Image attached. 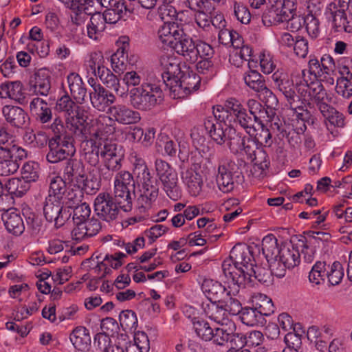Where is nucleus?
Wrapping results in <instances>:
<instances>
[{
	"label": "nucleus",
	"mask_w": 352,
	"mask_h": 352,
	"mask_svg": "<svg viewBox=\"0 0 352 352\" xmlns=\"http://www.w3.org/2000/svg\"><path fill=\"white\" fill-rule=\"evenodd\" d=\"M133 164V175L129 171L122 170L116 175L114 179V195L119 199L122 210L127 212L132 208L131 190L135 186L133 177L136 183L142 187L139 201L142 207L148 208L155 201L159 194L158 182L151 173L145 160L136 152L131 154Z\"/></svg>",
	"instance_id": "obj_1"
},
{
	"label": "nucleus",
	"mask_w": 352,
	"mask_h": 352,
	"mask_svg": "<svg viewBox=\"0 0 352 352\" xmlns=\"http://www.w3.org/2000/svg\"><path fill=\"white\" fill-rule=\"evenodd\" d=\"M109 121V118L99 116L89 122L87 129L78 138L82 141L84 146H95L96 153L100 155L104 166L113 172L121 168L122 154L118 144L108 140L115 132L114 128L108 124Z\"/></svg>",
	"instance_id": "obj_2"
},
{
	"label": "nucleus",
	"mask_w": 352,
	"mask_h": 352,
	"mask_svg": "<svg viewBox=\"0 0 352 352\" xmlns=\"http://www.w3.org/2000/svg\"><path fill=\"white\" fill-rule=\"evenodd\" d=\"M204 125L207 133L217 144L222 145L226 142L232 153L236 154L243 151L248 154L252 153L250 145L253 144V141L237 133L233 127L214 123L211 118L206 119Z\"/></svg>",
	"instance_id": "obj_3"
},
{
	"label": "nucleus",
	"mask_w": 352,
	"mask_h": 352,
	"mask_svg": "<svg viewBox=\"0 0 352 352\" xmlns=\"http://www.w3.org/2000/svg\"><path fill=\"white\" fill-rule=\"evenodd\" d=\"M212 113L217 120L214 123L230 126L233 124H238L248 134H252L254 131L252 129V117L248 115L246 109L235 98H228L223 105L214 106Z\"/></svg>",
	"instance_id": "obj_4"
},
{
	"label": "nucleus",
	"mask_w": 352,
	"mask_h": 352,
	"mask_svg": "<svg viewBox=\"0 0 352 352\" xmlns=\"http://www.w3.org/2000/svg\"><path fill=\"white\" fill-rule=\"evenodd\" d=\"M201 289L211 302H223L231 312L239 314L241 310V303L238 299L239 286L234 285H223L221 283L205 279Z\"/></svg>",
	"instance_id": "obj_5"
},
{
	"label": "nucleus",
	"mask_w": 352,
	"mask_h": 352,
	"mask_svg": "<svg viewBox=\"0 0 352 352\" xmlns=\"http://www.w3.org/2000/svg\"><path fill=\"white\" fill-rule=\"evenodd\" d=\"M56 109L65 113L66 128L77 138L82 135L89 122H86L87 117L84 110L78 106L67 94L58 99Z\"/></svg>",
	"instance_id": "obj_6"
},
{
	"label": "nucleus",
	"mask_w": 352,
	"mask_h": 352,
	"mask_svg": "<svg viewBox=\"0 0 352 352\" xmlns=\"http://www.w3.org/2000/svg\"><path fill=\"white\" fill-rule=\"evenodd\" d=\"M129 96L131 104L134 108L147 110L162 100L163 93L159 85L144 83L139 87L131 89Z\"/></svg>",
	"instance_id": "obj_7"
},
{
	"label": "nucleus",
	"mask_w": 352,
	"mask_h": 352,
	"mask_svg": "<svg viewBox=\"0 0 352 352\" xmlns=\"http://www.w3.org/2000/svg\"><path fill=\"white\" fill-rule=\"evenodd\" d=\"M155 170L166 195L173 201L179 199L182 192L175 169L166 161L157 159L155 161Z\"/></svg>",
	"instance_id": "obj_8"
},
{
	"label": "nucleus",
	"mask_w": 352,
	"mask_h": 352,
	"mask_svg": "<svg viewBox=\"0 0 352 352\" xmlns=\"http://www.w3.org/2000/svg\"><path fill=\"white\" fill-rule=\"evenodd\" d=\"M308 73L310 79L324 82L329 86L333 85L336 75L334 59L328 54H324L320 59L310 57Z\"/></svg>",
	"instance_id": "obj_9"
},
{
	"label": "nucleus",
	"mask_w": 352,
	"mask_h": 352,
	"mask_svg": "<svg viewBox=\"0 0 352 352\" xmlns=\"http://www.w3.org/2000/svg\"><path fill=\"white\" fill-rule=\"evenodd\" d=\"M304 76V83L298 87V92L300 98L305 102H314L320 110L323 106L327 105L331 100V97L324 89L322 82L306 79L305 71H302Z\"/></svg>",
	"instance_id": "obj_10"
},
{
	"label": "nucleus",
	"mask_w": 352,
	"mask_h": 352,
	"mask_svg": "<svg viewBox=\"0 0 352 352\" xmlns=\"http://www.w3.org/2000/svg\"><path fill=\"white\" fill-rule=\"evenodd\" d=\"M296 0H276L263 13L262 21L265 26L277 25L286 22L296 11Z\"/></svg>",
	"instance_id": "obj_11"
},
{
	"label": "nucleus",
	"mask_w": 352,
	"mask_h": 352,
	"mask_svg": "<svg viewBox=\"0 0 352 352\" xmlns=\"http://www.w3.org/2000/svg\"><path fill=\"white\" fill-rule=\"evenodd\" d=\"M179 76L178 80L168 88L173 98H184L199 89L201 77L190 70L189 67L184 65V70Z\"/></svg>",
	"instance_id": "obj_12"
},
{
	"label": "nucleus",
	"mask_w": 352,
	"mask_h": 352,
	"mask_svg": "<svg viewBox=\"0 0 352 352\" xmlns=\"http://www.w3.org/2000/svg\"><path fill=\"white\" fill-rule=\"evenodd\" d=\"M300 262L299 250L292 244L280 247V252L276 262L272 265V273L278 278H283L287 269H292Z\"/></svg>",
	"instance_id": "obj_13"
},
{
	"label": "nucleus",
	"mask_w": 352,
	"mask_h": 352,
	"mask_svg": "<svg viewBox=\"0 0 352 352\" xmlns=\"http://www.w3.org/2000/svg\"><path fill=\"white\" fill-rule=\"evenodd\" d=\"M107 192H100L94 199V207L96 215L102 220L112 222L117 219L122 209L119 201Z\"/></svg>",
	"instance_id": "obj_14"
},
{
	"label": "nucleus",
	"mask_w": 352,
	"mask_h": 352,
	"mask_svg": "<svg viewBox=\"0 0 352 352\" xmlns=\"http://www.w3.org/2000/svg\"><path fill=\"white\" fill-rule=\"evenodd\" d=\"M325 14L335 32H352V13L343 10L336 2H331L327 6Z\"/></svg>",
	"instance_id": "obj_15"
},
{
	"label": "nucleus",
	"mask_w": 352,
	"mask_h": 352,
	"mask_svg": "<svg viewBox=\"0 0 352 352\" xmlns=\"http://www.w3.org/2000/svg\"><path fill=\"white\" fill-rule=\"evenodd\" d=\"M238 169L235 162L228 157L219 160L216 181L219 189L224 192H230L234 188L233 176Z\"/></svg>",
	"instance_id": "obj_16"
},
{
	"label": "nucleus",
	"mask_w": 352,
	"mask_h": 352,
	"mask_svg": "<svg viewBox=\"0 0 352 352\" xmlns=\"http://www.w3.org/2000/svg\"><path fill=\"white\" fill-rule=\"evenodd\" d=\"M109 116L103 115L110 119L108 123L116 130L115 122L121 124H133L138 123L140 119V114L124 104H116L108 109Z\"/></svg>",
	"instance_id": "obj_17"
},
{
	"label": "nucleus",
	"mask_w": 352,
	"mask_h": 352,
	"mask_svg": "<svg viewBox=\"0 0 352 352\" xmlns=\"http://www.w3.org/2000/svg\"><path fill=\"white\" fill-rule=\"evenodd\" d=\"M160 63L163 69L162 78L166 87L168 88L175 80H178L179 74L184 70V65H180L179 59L170 54H164L160 56Z\"/></svg>",
	"instance_id": "obj_18"
},
{
	"label": "nucleus",
	"mask_w": 352,
	"mask_h": 352,
	"mask_svg": "<svg viewBox=\"0 0 352 352\" xmlns=\"http://www.w3.org/2000/svg\"><path fill=\"white\" fill-rule=\"evenodd\" d=\"M50 151L47 154V160L50 163H57L72 156L75 153L73 144L63 138H54L49 141Z\"/></svg>",
	"instance_id": "obj_19"
},
{
	"label": "nucleus",
	"mask_w": 352,
	"mask_h": 352,
	"mask_svg": "<svg viewBox=\"0 0 352 352\" xmlns=\"http://www.w3.org/2000/svg\"><path fill=\"white\" fill-rule=\"evenodd\" d=\"M73 186L77 187L80 191V195L77 196L76 194L72 196V194H69L68 199L74 200V204H78L80 201V197L83 192L86 194L93 195L95 194L100 187V180L94 175H86L85 173L78 175L76 179L74 181Z\"/></svg>",
	"instance_id": "obj_20"
},
{
	"label": "nucleus",
	"mask_w": 352,
	"mask_h": 352,
	"mask_svg": "<svg viewBox=\"0 0 352 352\" xmlns=\"http://www.w3.org/2000/svg\"><path fill=\"white\" fill-rule=\"evenodd\" d=\"M63 204L62 199L54 197V195H48L46 197L43 212L48 221H54L56 226L63 224L66 217H64V212H63Z\"/></svg>",
	"instance_id": "obj_21"
},
{
	"label": "nucleus",
	"mask_w": 352,
	"mask_h": 352,
	"mask_svg": "<svg viewBox=\"0 0 352 352\" xmlns=\"http://www.w3.org/2000/svg\"><path fill=\"white\" fill-rule=\"evenodd\" d=\"M223 302H211L204 308L206 314L212 320L220 324L221 326H228L234 327V324L229 319V316H236L238 314H233Z\"/></svg>",
	"instance_id": "obj_22"
},
{
	"label": "nucleus",
	"mask_w": 352,
	"mask_h": 352,
	"mask_svg": "<svg viewBox=\"0 0 352 352\" xmlns=\"http://www.w3.org/2000/svg\"><path fill=\"white\" fill-rule=\"evenodd\" d=\"M195 45L196 43L192 37L186 34L183 30L171 48L184 60L194 63H195Z\"/></svg>",
	"instance_id": "obj_23"
},
{
	"label": "nucleus",
	"mask_w": 352,
	"mask_h": 352,
	"mask_svg": "<svg viewBox=\"0 0 352 352\" xmlns=\"http://www.w3.org/2000/svg\"><path fill=\"white\" fill-rule=\"evenodd\" d=\"M89 98L92 106L102 112L116 101L115 96L102 85H94V91L90 93Z\"/></svg>",
	"instance_id": "obj_24"
},
{
	"label": "nucleus",
	"mask_w": 352,
	"mask_h": 352,
	"mask_svg": "<svg viewBox=\"0 0 352 352\" xmlns=\"http://www.w3.org/2000/svg\"><path fill=\"white\" fill-rule=\"evenodd\" d=\"M30 111L35 120L41 124H46L52 119V111L50 104L43 99L36 97L30 102Z\"/></svg>",
	"instance_id": "obj_25"
},
{
	"label": "nucleus",
	"mask_w": 352,
	"mask_h": 352,
	"mask_svg": "<svg viewBox=\"0 0 352 352\" xmlns=\"http://www.w3.org/2000/svg\"><path fill=\"white\" fill-rule=\"evenodd\" d=\"M222 270L224 275L232 280L229 285H236L239 289L241 285H245V269L239 265H235L232 259L227 258L222 263Z\"/></svg>",
	"instance_id": "obj_26"
},
{
	"label": "nucleus",
	"mask_w": 352,
	"mask_h": 352,
	"mask_svg": "<svg viewBox=\"0 0 352 352\" xmlns=\"http://www.w3.org/2000/svg\"><path fill=\"white\" fill-rule=\"evenodd\" d=\"M183 30V28L174 22L166 21L157 30L158 40L163 45L171 48Z\"/></svg>",
	"instance_id": "obj_27"
},
{
	"label": "nucleus",
	"mask_w": 352,
	"mask_h": 352,
	"mask_svg": "<svg viewBox=\"0 0 352 352\" xmlns=\"http://www.w3.org/2000/svg\"><path fill=\"white\" fill-rule=\"evenodd\" d=\"M96 76L107 88L113 90L118 96L121 98L127 96L128 90L120 85L119 78L105 66L97 74Z\"/></svg>",
	"instance_id": "obj_28"
},
{
	"label": "nucleus",
	"mask_w": 352,
	"mask_h": 352,
	"mask_svg": "<svg viewBox=\"0 0 352 352\" xmlns=\"http://www.w3.org/2000/svg\"><path fill=\"white\" fill-rule=\"evenodd\" d=\"M71 96L78 104H82L87 97V89L81 76L75 72L70 73L67 77Z\"/></svg>",
	"instance_id": "obj_29"
},
{
	"label": "nucleus",
	"mask_w": 352,
	"mask_h": 352,
	"mask_svg": "<svg viewBox=\"0 0 352 352\" xmlns=\"http://www.w3.org/2000/svg\"><path fill=\"white\" fill-rule=\"evenodd\" d=\"M9 98L21 104L26 102V96L23 85L19 81L0 85V98Z\"/></svg>",
	"instance_id": "obj_30"
},
{
	"label": "nucleus",
	"mask_w": 352,
	"mask_h": 352,
	"mask_svg": "<svg viewBox=\"0 0 352 352\" xmlns=\"http://www.w3.org/2000/svg\"><path fill=\"white\" fill-rule=\"evenodd\" d=\"M182 179L191 196L197 197L201 193L204 182L199 173L192 168L187 169L182 173Z\"/></svg>",
	"instance_id": "obj_31"
},
{
	"label": "nucleus",
	"mask_w": 352,
	"mask_h": 352,
	"mask_svg": "<svg viewBox=\"0 0 352 352\" xmlns=\"http://www.w3.org/2000/svg\"><path fill=\"white\" fill-rule=\"evenodd\" d=\"M30 90L34 94L47 96L51 89L50 78L48 72L40 69L36 72L30 82Z\"/></svg>",
	"instance_id": "obj_32"
},
{
	"label": "nucleus",
	"mask_w": 352,
	"mask_h": 352,
	"mask_svg": "<svg viewBox=\"0 0 352 352\" xmlns=\"http://www.w3.org/2000/svg\"><path fill=\"white\" fill-rule=\"evenodd\" d=\"M328 130L330 127L343 128L345 126L344 116L336 109L327 104L320 110Z\"/></svg>",
	"instance_id": "obj_33"
},
{
	"label": "nucleus",
	"mask_w": 352,
	"mask_h": 352,
	"mask_svg": "<svg viewBox=\"0 0 352 352\" xmlns=\"http://www.w3.org/2000/svg\"><path fill=\"white\" fill-rule=\"evenodd\" d=\"M262 252L264 254L270 270L272 265L276 262L280 252V248H278L276 238L272 234L265 236L262 241Z\"/></svg>",
	"instance_id": "obj_34"
},
{
	"label": "nucleus",
	"mask_w": 352,
	"mask_h": 352,
	"mask_svg": "<svg viewBox=\"0 0 352 352\" xmlns=\"http://www.w3.org/2000/svg\"><path fill=\"white\" fill-rule=\"evenodd\" d=\"M104 67V58L101 52H94L87 56L83 63V69L87 77L96 76Z\"/></svg>",
	"instance_id": "obj_35"
},
{
	"label": "nucleus",
	"mask_w": 352,
	"mask_h": 352,
	"mask_svg": "<svg viewBox=\"0 0 352 352\" xmlns=\"http://www.w3.org/2000/svg\"><path fill=\"white\" fill-rule=\"evenodd\" d=\"M74 346L78 351H87L91 345V336L89 329L85 327H76L69 336Z\"/></svg>",
	"instance_id": "obj_36"
},
{
	"label": "nucleus",
	"mask_w": 352,
	"mask_h": 352,
	"mask_svg": "<svg viewBox=\"0 0 352 352\" xmlns=\"http://www.w3.org/2000/svg\"><path fill=\"white\" fill-rule=\"evenodd\" d=\"M2 219L7 230L14 235H21L25 230L23 221L15 210L4 212L2 214Z\"/></svg>",
	"instance_id": "obj_37"
},
{
	"label": "nucleus",
	"mask_w": 352,
	"mask_h": 352,
	"mask_svg": "<svg viewBox=\"0 0 352 352\" xmlns=\"http://www.w3.org/2000/svg\"><path fill=\"white\" fill-rule=\"evenodd\" d=\"M107 23L100 12L91 14L89 22L87 25V36L93 40H98L106 29Z\"/></svg>",
	"instance_id": "obj_38"
},
{
	"label": "nucleus",
	"mask_w": 352,
	"mask_h": 352,
	"mask_svg": "<svg viewBox=\"0 0 352 352\" xmlns=\"http://www.w3.org/2000/svg\"><path fill=\"white\" fill-rule=\"evenodd\" d=\"M230 259L235 262V265H239L245 270L249 267L252 259V255L248 247L244 244H236L230 251Z\"/></svg>",
	"instance_id": "obj_39"
},
{
	"label": "nucleus",
	"mask_w": 352,
	"mask_h": 352,
	"mask_svg": "<svg viewBox=\"0 0 352 352\" xmlns=\"http://www.w3.org/2000/svg\"><path fill=\"white\" fill-rule=\"evenodd\" d=\"M3 114L11 125L21 127L26 122L27 114L23 109L15 106H5L3 108Z\"/></svg>",
	"instance_id": "obj_40"
},
{
	"label": "nucleus",
	"mask_w": 352,
	"mask_h": 352,
	"mask_svg": "<svg viewBox=\"0 0 352 352\" xmlns=\"http://www.w3.org/2000/svg\"><path fill=\"white\" fill-rule=\"evenodd\" d=\"M233 336L234 337L235 342L237 340L240 342L241 346L244 345L251 347L258 346L264 340L263 333L260 331L256 330L248 331L245 334L236 333Z\"/></svg>",
	"instance_id": "obj_41"
},
{
	"label": "nucleus",
	"mask_w": 352,
	"mask_h": 352,
	"mask_svg": "<svg viewBox=\"0 0 352 352\" xmlns=\"http://www.w3.org/2000/svg\"><path fill=\"white\" fill-rule=\"evenodd\" d=\"M4 186L10 195L23 196L30 187V184L23 179L12 177L4 182Z\"/></svg>",
	"instance_id": "obj_42"
},
{
	"label": "nucleus",
	"mask_w": 352,
	"mask_h": 352,
	"mask_svg": "<svg viewBox=\"0 0 352 352\" xmlns=\"http://www.w3.org/2000/svg\"><path fill=\"white\" fill-rule=\"evenodd\" d=\"M252 302L263 316H270L274 311V304L270 298L263 294L257 293L252 297Z\"/></svg>",
	"instance_id": "obj_43"
},
{
	"label": "nucleus",
	"mask_w": 352,
	"mask_h": 352,
	"mask_svg": "<svg viewBox=\"0 0 352 352\" xmlns=\"http://www.w3.org/2000/svg\"><path fill=\"white\" fill-rule=\"evenodd\" d=\"M111 63L113 70L118 74L123 72L127 66L128 54L125 46L120 47L111 56Z\"/></svg>",
	"instance_id": "obj_44"
},
{
	"label": "nucleus",
	"mask_w": 352,
	"mask_h": 352,
	"mask_svg": "<svg viewBox=\"0 0 352 352\" xmlns=\"http://www.w3.org/2000/svg\"><path fill=\"white\" fill-rule=\"evenodd\" d=\"M270 161L264 151H258L254 153L252 172L256 177H263L265 170L268 168Z\"/></svg>",
	"instance_id": "obj_45"
},
{
	"label": "nucleus",
	"mask_w": 352,
	"mask_h": 352,
	"mask_svg": "<svg viewBox=\"0 0 352 352\" xmlns=\"http://www.w3.org/2000/svg\"><path fill=\"white\" fill-rule=\"evenodd\" d=\"M328 266L324 262L317 261L309 274V281L315 285H320L327 278Z\"/></svg>",
	"instance_id": "obj_46"
},
{
	"label": "nucleus",
	"mask_w": 352,
	"mask_h": 352,
	"mask_svg": "<svg viewBox=\"0 0 352 352\" xmlns=\"http://www.w3.org/2000/svg\"><path fill=\"white\" fill-rule=\"evenodd\" d=\"M241 322L248 326H254L263 319V315L256 309L250 307L242 308L240 312Z\"/></svg>",
	"instance_id": "obj_47"
},
{
	"label": "nucleus",
	"mask_w": 352,
	"mask_h": 352,
	"mask_svg": "<svg viewBox=\"0 0 352 352\" xmlns=\"http://www.w3.org/2000/svg\"><path fill=\"white\" fill-rule=\"evenodd\" d=\"M245 275H247L245 284L252 282L253 277L259 282H266L269 277V272L265 268L250 263L249 267L245 270Z\"/></svg>",
	"instance_id": "obj_48"
},
{
	"label": "nucleus",
	"mask_w": 352,
	"mask_h": 352,
	"mask_svg": "<svg viewBox=\"0 0 352 352\" xmlns=\"http://www.w3.org/2000/svg\"><path fill=\"white\" fill-rule=\"evenodd\" d=\"M245 85L257 92L265 84L264 78L257 71L250 69L243 75Z\"/></svg>",
	"instance_id": "obj_49"
},
{
	"label": "nucleus",
	"mask_w": 352,
	"mask_h": 352,
	"mask_svg": "<svg viewBox=\"0 0 352 352\" xmlns=\"http://www.w3.org/2000/svg\"><path fill=\"white\" fill-rule=\"evenodd\" d=\"M218 37L219 42L225 45L231 44L234 47H239L242 44V38L239 34L236 32L228 29L221 28Z\"/></svg>",
	"instance_id": "obj_50"
},
{
	"label": "nucleus",
	"mask_w": 352,
	"mask_h": 352,
	"mask_svg": "<svg viewBox=\"0 0 352 352\" xmlns=\"http://www.w3.org/2000/svg\"><path fill=\"white\" fill-rule=\"evenodd\" d=\"M119 321L124 331H135L138 327L136 314L132 310H124L119 316Z\"/></svg>",
	"instance_id": "obj_51"
},
{
	"label": "nucleus",
	"mask_w": 352,
	"mask_h": 352,
	"mask_svg": "<svg viewBox=\"0 0 352 352\" xmlns=\"http://www.w3.org/2000/svg\"><path fill=\"white\" fill-rule=\"evenodd\" d=\"M278 89L285 96L290 106V108L292 109H296V107L294 106V103L299 97L295 92L294 85L288 80H282L278 84Z\"/></svg>",
	"instance_id": "obj_52"
},
{
	"label": "nucleus",
	"mask_w": 352,
	"mask_h": 352,
	"mask_svg": "<svg viewBox=\"0 0 352 352\" xmlns=\"http://www.w3.org/2000/svg\"><path fill=\"white\" fill-rule=\"evenodd\" d=\"M39 177V165L34 162H28L23 165L21 178L30 184L35 182Z\"/></svg>",
	"instance_id": "obj_53"
},
{
	"label": "nucleus",
	"mask_w": 352,
	"mask_h": 352,
	"mask_svg": "<svg viewBox=\"0 0 352 352\" xmlns=\"http://www.w3.org/2000/svg\"><path fill=\"white\" fill-rule=\"evenodd\" d=\"M344 267L338 261L328 265L327 279L331 285H338L344 275Z\"/></svg>",
	"instance_id": "obj_54"
},
{
	"label": "nucleus",
	"mask_w": 352,
	"mask_h": 352,
	"mask_svg": "<svg viewBox=\"0 0 352 352\" xmlns=\"http://www.w3.org/2000/svg\"><path fill=\"white\" fill-rule=\"evenodd\" d=\"M74 200H71L73 204H68L69 208H74L73 211V220L74 222L86 221L91 214L90 206L87 203H82L81 204H74Z\"/></svg>",
	"instance_id": "obj_55"
},
{
	"label": "nucleus",
	"mask_w": 352,
	"mask_h": 352,
	"mask_svg": "<svg viewBox=\"0 0 352 352\" xmlns=\"http://www.w3.org/2000/svg\"><path fill=\"white\" fill-rule=\"evenodd\" d=\"M126 12V6L125 4H119L116 7L107 9L102 15L106 21L107 24L116 23Z\"/></svg>",
	"instance_id": "obj_56"
},
{
	"label": "nucleus",
	"mask_w": 352,
	"mask_h": 352,
	"mask_svg": "<svg viewBox=\"0 0 352 352\" xmlns=\"http://www.w3.org/2000/svg\"><path fill=\"white\" fill-rule=\"evenodd\" d=\"M229 329L225 328V326L221 327H217L213 329V335L211 340L216 344L223 346L231 338V334L232 333L234 327L228 325Z\"/></svg>",
	"instance_id": "obj_57"
},
{
	"label": "nucleus",
	"mask_w": 352,
	"mask_h": 352,
	"mask_svg": "<svg viewBox=\"0 0 352 352\" xmlns=\"http://www.w3.org/2000/svg\"><path fill=\"white\" fill-rule=\"evenodd\" d=\"M259 128L256 129L252 126L254 131L252 134H249L250 136H254L255 141L260 145H270L272 143V135L269 129L265 127L261 122H258Z\"/></svg>",
	"instance_id": "obj_58"
},
{
	"label": "nucleus",
	"mask_w": 352,
	"mask_h": 352,
	"mask_svg": "<svg viewBox=\"0 0 352 352\" xmlns=\"http://www.w3.org/2000/svg\"><path fill=\"white\" fill-rule=\"evenodd\" d=\"M194 329L197 335L203 340L210 341L212 338L213 329L204 320L193 321Z\"/></svg>",
	"instance_id": "obj_59"
},
{
	"label": "nucleus",
	"mask_w": 352,
	"mask_h": 352,
	"mask_svg": "<svg viewBox=\"0 0 352 352\" xmlns=\"http://www.w3.org/2000/svg\"><path fill=\"white\" fill-rule=\"evenodd\" d=\"M66 182L60 176H54L50 179L49 195H54L63 199L65 191Z\"/></svg>",
	"instance_id": "obj_60"
},
{
	"label": "nucleus",
	"mask_w": 352,
	"mask_h": 352,
	"mask_svg": "<svg viewBox=\"0 0 352 352\" xmlns=\"http://www.w3.org/2000/svg\"><path fill=\"white\" fill-rule=\"evenodd\" d=\"M336 93L344 98L352 96V78H338L336 80Z\"/></svg>",
	"instance_id": "obj_61"
},
{
	"label": "nucleus",
	"mask_w": 352,
	"mask_h": 352,
	"mask_svg": "<svg viewBox=\"0 0 352 352\" xmlns=\"http://www.w3.org/2000/svg\"><path fill=\"white\" fill-rule=\"evenodd\" d=\"M173 1V0H170L169 1H161L159 3L158 14L162 20L168 21V20H173L177 16V10L170 4Z\"/></svg>",
	"instance_id": "obj_62"
},
{
	"label": "nucleus",
	"mask_w": 352,
	"mask_h": 352,
	"mask_svg": "<svg viewBox=\"0 0 352 352\" xmlns=\"http://www.w3.org/2000/svg\"><path fill=\"white\" fill-rule=\"evenodd\" d=\"M13 137L6 130L0 127V155L6 153L8 155L14 149Z\"/></svg>",
	"instance_id": "obj_63"
},
{
	"label": "nucleus",
	"mask_w": 352,
	"mask_h": 352,
	"mask_svg": "<svg viewBox=\"0 0 352 352\" xmlns=\"http://www.w3.org/2000/svg\"><path fill=\"white\" fill-rule=\"evenodd\" d=\"M232 8L234 14L239 21L243 24H248L250 22L251 14L247 6L241 2L234 1Z\"/></svg>",
	"instance_id": "obj_64"
}]
</instances>
